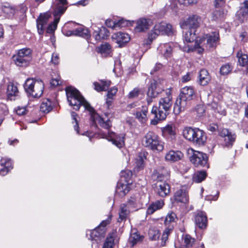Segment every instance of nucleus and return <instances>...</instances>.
<instances>
[{"label":"nucleus","instance_id":"obj_48","mask_svg":"<svg viewBox=\"0 0 248 248\" xmlns=\"http://www.w3.org/2000/svg\"><path fill=\"white\" fill-rule=\"evenodd\" d=\"M142 239V236L140 235L138 232H134L131 234L129 237V242L133 247L136 243L141 241Z\"/></svg>","mask_w":248,"mask_h":248},{"label":"nucleus","instance_id":"obj_34","mask_svg":"<svg viewBox=\"0 0 248 248\" xmlns=\"http://www.w3.org/2000/svg\"><path fill=\"white\" fill-rule=\"evenodd\" d=\"M74 34L75 36H78L85 38L90 36V32L87 28L81 26L74 30Z\"/></svg>","mask_w":248,"mask_h":248},{"label":"nucleus","instance_id":"obj_56","mask_svg":"<svg viewBox=\"0 0 248 248\" xmlns=\"http://www.w3.org/2000/svg\"><path fill=\"white\" fill-rule=\"evenodd\" d=\"M8 113L6 105L4 103H0V116L3 118L4 116Z\"/></svg>","mask_w":248,"mask_h":248},{"label":"nucleus","instance_id":"obj_29","mask_svg":"<svg viewBox=\"0 0 248 248\" xmlns=\"http://www.w3.org/2000/svg\"><path fill=\"white\" fill-rule=\"evenodd\" d=\"M117 234L112 232L108 234L104 243L102 248H113L115 242H117Z\"/></svg>","mask_w":248,"mask_h":248},{"label":"nucleus","instance_id":"obj_19","mask_svg":"<svg viewBox=\"0 0 248 248\" xmlns=\"http://www.w3.org/2000/svg\"><path fill=\"white\" fill-rule=\"evenodd\" d=\"M194 141L193 144L197 146L204 145L206 140L207 137L205 132L198 128H196V134L195 135Z\"/></svg>","mask_w":248,"mask_h":248},{"label":"nucleus","instance_id":"obj_45","mask_svg":"<svg viewBox=\"0 0 248 248\" xmlns=\"http://www.w3.org/2000/svg\"><path fill=\"white\" fill-rule=\"evenodd\" d=\"M52 109L51 102L49 99H46L41 104L40 110L44 113H48Z\"/></svg>","mask_w":248,"mask_h":248},{"label":"nucleus","instance_id":"obj_17","mask_svg":"<svg viewBox=\"0 0 248 248\" xmlns=\"http://www.w3.org/2000/svg\"><path fill=\"white\" fill-rule=\"evenodd\" d=\"M219 135L224 138V145L227 147L232 146L235 140L236 135L227 129H222L219 131Z\"/></svg>","mask_w":248,"mask_h":248},{"label":"nucleus","instance_id":"obj_42","mask_svg":"<svg viewBox=\"0 0 248 248\" xmlns=\"http://www.w3.org/2000/svg\"><path fill=\"white\" fill-rule=\"evenodd\" d=\"M1 9L3 13L7 17L13 16L16 11V8L8 3L2 5Z\"/></svg>","mask_w":248,"mask_h":248},{"label":"nucleus","instance_id":"obj_58","mask_svg":"<svg viewBox=\"0 0 248 248\" xmlns=\"http://www.w3.org/2000/svg\"><path fill=\"white\" fill-rule=\"evenodd\" d=\"M223 12L220 10H217L213 13V18L214 20L221 18L223 16Z\"/></svg>","mask_w":248,"mask_h":248},{"label":"nucleus","instance_id":"obj_10","mask_svg":"<svg viewBox=\"0 0 248 248\" xmlns=\"http://www.w3.org/2000/svg\"><path fill=\"white\" fill-rule=\"evenodd\" d=\"M172 32V26L166 22H161L155 24L153 30L149 33L148 39L152 42L159 34L169 35Z\"/></svg>","mask_w":248,"mask_h":248},{"label":"nucleus","instance_id":"obj_49","mask_svg":"<svg viewBox=\"0 0 248 248\" xmlns=\"http://www.w3.org/2000/svg\"><path fill=\"white\" fill-rule=\"evenodd\" d=\"M149 239L153 241H155L158 239L160 233L159 231L155 228L150 229L148 232Z\"/></svg>","mask_w":248,"mask_h":248},{"label":"nucleus","instance_id":"obj_9","mask_svg":"<svg viewBox=\"0 0 248 248\" xmlns=\"http://www.w3.org/2000/svg\"><path fill=\"white\" fill-rule=\"evenodd\" d=\"M19 91L17 86L12 82L5 86L0 85V98H7L9 100H15L18 96Z\"/></svg>","mask_w":248,"mask_h":248},{"label":"nucleus","instance_id":"obj_5","mask_svg":"<svg viewBox=\"0 0 248 248\" xmlns=\"http://www.w3.org/2000/svg\"><path fill=\"white\" fill-rule=\"evenodd\" d=\"M219 40V33L218 32H212L210 34H206L205 37L199 40V43H198V40L195 42V45L193 47L187 46L188 49L186 50L187 52L191 51H197L199 53H202L203 51L202 46H201L203 43V45L207 47L215 48Z\"/></svg>","mask_w":248,"mask_h":248},{"label":"nucleus","instance_id":"obj_53","mask_svg":"<svg viewBox=\"0 0 248 248\" xmlns=\"http://www.w3.org/2000/svg\"><path fill=\"white\" fill-rule=\"evenodd\" d=\"M163 132L169 135L171 139H173L175 135L174 128L171 125H168L164 128Z\"/></svg>","mask_w":248,"mask_h":248},{"label":"nucleus","instance_id":"obj_47","mask_svg":"<svg viewBox=\"0 0 248 248\" xmlns=\"http://www.w3.org/2000/svg\"><path fill=\"white\" fill-rule=\"evenodd\" d=\"M139 202V201L137 198L135 196L131 197L126 205L131 210H136V208L138 207Z\"/></svg>","mask_w":248,"mask_h":248},{"label":"nucleus","instance_id":"obj_38","mask_svg":"<svg viewBox=\"0 0 248 248\" xmlns=\"http://www.w3.org/2000/svg\"><path fill=\"white\" fill-rule=\"evenodd\" d=\"M196 30H194L193 29H189V30L186 31L184 36V42H186L187 43L193 42V41H196L197 38V35L196 33Z\"/></svg>","mask_w":248,"mask_h":248},{"label":"nucleus","instance_id":"obj_39","mask_svg":"<svg viewBox=\"0 0 248 248\" xmlns=\"http://www.w3.org/2000/svg\"><path fill=\"white\" fill-rule=\"evenodd\" d=\"M237 57L238 59L239 64L248 69V56L247 54H243L242 51H239L237 53Z\"/></svg>","mask_w":248,"mask_h":248},{"label":"nucleus","instance_id":"obj_37","mask_svg":"<svg viewBox=\"0 0 248 248\" xmlns=\"http://www.w3.org/2000/svg\"><path fill=\"white\" fill-rule=\"evenodd\" d=\"M172 45L173 44H162L159 46L158 49L165 57H170L172 52Z\"/></svg>","mask_w":248,"mask_h":248},{"label":"nucleus","instance_id":"obj_11","mask_svg":"<svg viewBox=\"0 0 248 248\" xmlns=\"http://www.w3.org/2000/svg\"><path fill=\"white\" fill-rule=\"evenodd\" d=\"M163 177V175L158 174L157 176L158 182L155 185V191L156 193L161 197L167 196L170 192V186L169 185L166 183L161 182Z\"/></svg>","mask_w":248,"mask_h":248},{"label":"nucleus","instance_id":"obj_62","mask_svg":"<svg viewBox=\"0 0 248 248\" xmlns=\"http://www.w3.org/2000/svg\"><path fill=\"white\" fill-rule=\"evenodd\" d=\"M51 62L54 64H57L59 62V57L57 53H53L51 57Z\"/></svg>","mask_w":248,"mask_h":248},{"label":"nucleus","instance_id":"obj_27","mask_svg":"<svg viewBox=\"0 0 248 248\" xmlns=\"http://www.w3.org/2000/svg\"><path fill=\"white\" fill-rule=\"evenodd\" d=\"M210 106L215 112L222 115L226 114V106L224 102L213 101L211 103Z\"/></svg>","mask_w":248,"mask_h":248},{"label":"nucleus","instance_id":"obj_43","mask_svg":"<svg viewBox=\"0 0 248 248\" xmlns=\"http://www.w3.org/2000/svg\"><path fill=\"white\" fill-rule=\"evenodd\" d=\"M132 176V172L131 171L128 170H122L120 173L121 179L120 181L130 184V181Z\"/></svg>","mask_w":248,"mask_h":248},{"label":"nucleus","instance_id":"obj_46","mask_svg":"<svg viewBox=\"0 0 248 248\" xmlns=\"http://www.w3.org/2000/svg\"><path fill=\"white\" fill-rule=\"evenodd\" d=\"M207 174L205 171H199L196 172L193 177V181L199 183L204 180L206 177Z\"/></svg>","mask_w":248,"mask_h":248},{"label":"nucleus","instance_id":"obj_30","mask_svg":"<svg viewBox=\"0 0 248 248\" xmlns=\"http://www.w3.org/2000/svg\"><path fill=\"white\" fill-rule=\"evenodd\" d=\"M196 134V128L191 127H186L183 131L184 137L187 140L192 142L193 143L194 141L195 135Z\"/></svg>","mask_w":248,"mask_h":248},{"label":"nucleus","instance_id":"obj_26","mask_svg":"<svg viewBox=\"0 0 248 248\" xmlns=\"http://www.w3.org/2000/svg\"><path fill=\"white\" fill-rule=\"evenodd\" d=\"M164 205V200H159L152 202L147 208L146 214L152 215L157 210L161 209Z\"/></svg>","mask_w":248,"mask_h":248},{"label":"nucleus","instance_id":"obj_8","mask_svg":"<svg viewBox=\"0 0 248 248\" xmlns=\"http://www.w3.org/2000/svg\"><path fill=\"white\" fill-rule=\"evenodd\" d=\"M24 88L29 95L39 98L43 94L44 84L41 80L28 78L24 83Z\"/></svg>","mask_w":248,"mask_h":248},{"label":"nucleus","instance_id":"obj_41","mask_svg":"<svg viewBox=\"0 0 248 248\" xmlns=\"http://www.w3.org/2000/svg\"><path fill=\"white\" fill-rule=\"evenodd\" d=\"M96 50L103 56L106 57L111 52V46L109 44L106 43L97 47Z\"/></svg>","mask_w":248,"mask_h":248},{"label":"nucleus","instance_id":"obj_55","mask_svg":"<svg viewBox=\"0 0 248 248\" xmlns=\"http://www.w3.org/2000/svg\"><path fill=\"white\" fill-rule=\"evenodd\" d=\"M173 4V6L176 5V1H177L180 4L188 5L196 2V0H170Z\"/></svg>","mask_w":248,"mask_h":248},{"label":"nucleus","instance_id":"obj_32","mask_svg":"<svg viewBox=\"0 0 248 248\" xmlns=\"http://www.w3.org/2000/svg\"><path fill=\"white\" fill-rule=\"evenodd\" d=\"M111 82L109 80H99V82H94L93 85L94 89L97 92H101L107 90L110 85Z\"/></svg>","mask_w":248,"mask_h":248},{"label":"nucleus","instance_id":"obj_59","mask_svg":"<svg viewBox=\"0 0 248 248\" xmlns=\"http://www.w3.org/2000/svg\"><path fill=\"white\" fill-rule=\"evenodd\" d=\"M117 91V88L115 87L111 88L108 92L107 97L109 99H112L113 96L116 93Z\"/></svg>","mask_w":248,"mask_h":248},{"label":"nucleus","instance_id":"obj_61","mask_svg":"<svg viewBox=\"0 0 248 248\" xmlns=\"http://www.w3.org/2000/svg\"><path fill=\"white\" fill-rule=\"evenodd\" d=\"M192 74L191 73H187V74L182 77L181 81L183 83L187 82L191 79Z\"/></svg>","mask_w":248,"mask_h":248},{"label":"nucleus","instance_id":"obj_31","mask_svg":"<svg viewBox=\"0 0 248 248\" xmlns=\"http://www.w3.org/2000/svg\"><path fill=\"white\" fill-rule=\"evenodd\" d=\"M148 108L146 107H142L141 109H139L134 113L136 118L141 123H144L147 120V114Z\"/></svg>","mask_w":248,"mask_h":248},{"label":"nucleus","instance_id":"obj_6","mask_svg":"<svg viewBox=\"0 0 248 248\" xmlns=\"http://www.w3.org/2000/svg\"><path fill=\"white\" fill-rule=\"evenodd\" d=\"M53 5V15L54 19L53 22L49 25L46 30V32L50 34L53 33L57 29V24L61 16L64 13L68 7V2L67 0H54Z\"/></svg>","mask_w":248,"mask_h":248},{"label":"nucleus","instance_id":"obj_52","mask_svg":"<svg viewBox=\"0 0 248 248\" xmlns=\"http://www.w3.org/2000/svg\"><path fill=\"white\" fill-rule=\"evenodd\" d=\"M176 218V215L175 213L172 212L170 213H169L165 218L164 223L166 226L169 225H171L170 224L172 222H174L175 219Z\"/></svg>","mask_w":248,"mask_h":248},{"label":"nucleus","instance_id":"obj_15","mask_svg":"<svg viewBox=\"0 0 248 248\" xmlns=\"http://www.w3.org/2000/svg\"><path fill=\"white\" fill-rule=\"evenodd\" d=\"M201 21V19L199 16L194 15L189 17L181 26L183 29L188 28L196 30L199 27Z\"/></svg>","mask_w":248,"mask_h":248},{"label":"nucleus","instance_id":"obj_36","mask_svg":"<svg viewBox=\"0 0 248 248\" xmlns=\"http://www.w3.org/2000/svg\"><path fill=\"white\" fill-rule=\"evenodd\" d=\"M108 30L105 27H102L93 33V37L95 40L98 41L102 39H104L106 37L108 36Z\"/></svg>","mask_w":248,"mask_h":248},{"label":"nucleus","instance_id":"obj_13","mask_svg":"<svg viewBox=\"0 0 248 248\" xmlns=\"http://www.w3.org/2000/svg\"><path fill=\"white\" fill-rule=\"evenodd\" d=\"M180 248H204L203 244L198 247L195 240L189 234H183L180 241Z\"/></svg>","mask_w":248,"mask_h":248},{"label":"nucleus","instance_id":"obj_12","mask_svg":"<svg viewBox=\"0 0 248 248\" xmlns=\"http://www.w3.org/2000/svg\"><path fill=\"white\" fill-rule=\"evenodd\" d=\"M208 159L206 154L199 151H195L190 157L191 162L196 167L208 168Z\"/></svg>","mask_w":248,"mask_h":248},{"label":"nucleus","instance_id":"obj_33","mask_svg":"<svg viewBox=\"0 0 248 248\" xmlns=\"http://www.w3.org/2000/svg\"><path fill=\"white\" fill-rule=\"evenodd\" d=\"M131 211V210L128 208L125 204H121L119 210V217L118 219V222H121L126 219Z\"/></svg>","mask_w":248,"mask_h":248},{"label":"nucleus","instance_id":"obj_60","mask_svg":"<svg viewBox=\"0 0 248 248\" xmlns=\"http://www.w3.org/2000/svg\"><path fill=\"white\" fill-rule=\"evenodd\" d=\"M16 112L18 115H23L26 113L27 110L25 107H18L16 110Z\"/></svg>","mask_w":248,"mask_h":248},{"label":"nucleus","instance_id":"obj_20","mask_svg":"<svg viewBox=\"0 0 248 248\" xmlns=\"http://www.w3.org/2000/svg\"><path fill=\"white\" fill-rule=\"evenodd\" d=\"M112 39L115 40L117 44L121 47H123L125 44L128 43L130 38L127 33L122 32H118L112 35Z\"/></svg>","mask_w":248,"mask_h":248},{"label":"nucleus","instance_id":"obj_24","mask_svg":"<svg viewBox=\"0 0 248 248\" xmlns=\"http://www.w3.org/2000/svg\"><path fill=\"white\" fill-rule=\"evenodd\" d=\"M183 157V153L179 151L170 150L165 155V160L167 161L174 162L181 160Z\"/></svg>","mask_w":248,"mask_h":248},{"label":"nucleus","instance_id":"obj_18","mask_svg":"<svg viewBox=\"0 0 248 248\" xmlns=\"http://www.w3.org/2000/svg\"><path fill=\"white\" fill-rule=\"evenodd\" d=\"M50 17L49 13H46L41 14L36 20L37 28L39 34H42L45 29L44 26L47 24L48 20Z\"/></svg>","mask_w":248,"mask_h":248},{"label":"nucleus","instance_id":"obj_23","mask_svg":"<svg viewBox=\"0 0 248 248\" xmlns=\"http://www.w3.org/2000/svg\"><path fill=\"white\" fill-rule=\"evenodd\" d=\"M0 166L1 167L0 169V175L2 176L6 175L13 168L11 160L7 158H1L0 160Z\"/></svg>","mask_w":248,"mask_h":248},{"label":"nucleus","instance_id":"obj_40","mask_svg":"<svg viewBox=\"0 0 248 248\" xmlns=\"http://www.w3.org/2000/svg\"><path fill=\"white\" fill-rule=\"evenodd\" d=\"M13 60L15 63L18 66H27L29 65L31 59L23 58L14 55L13 56Z\"/></svg>","mask_w":248,"mask_h":248},{"label":"nucleus","instance_id":"obj_1","mask_svg":"<svg viewBox=\"0 0 248 248\" xmlns=\"http://www.w3.org/2000/svg\"><path fill=\"white\" fill-rule=\"evenodd\" d=\"M65 92L69 104L73 107V109L78 110L81 106H84L85 109L90 113L92 125L95 126L99 125L102 128L107 130V132L102 133L103 138L112 141V143L119 148H122L124 145L123 135H117L115 133L109 130L112 124L107 113H105V117H102L96 113L90 104L86 101L80 92L76 88L67 87L65 89Z\"/></svg>","mask_w":248,"mask_h":248},{"label":"nucleus","instance_id":"obj_54","mask_svg":"<svg viewBox=\"0 0 248 248\" xmlns=\"http://www.w3.org/2000/svg\"><path fill=\"white\" fill-rule=\"evenodd\" d=\"M71 117H72V121H73L72 123H75V124L74 125V129L78 134H80V133H79V131L78 130L79 127L78 125V120H77L78 115L76 112H75L74 111L71 112Z\"/></svg>","mask_w":248,"mask_h":248},{"label":"nucleus","instance_id":"obj_14","mask_svg":"<svg viewBox=\"0 0 248 248\" xmlns=\"http://www.w3.org/2000/svg\"><path fill=\"white\" fill-rule=\"evenodd\" d=\"M236 19L240 22H243L248 18V0L242 3L236 13Z\"/></svg>","mask_w":248,"mask_h":248},{"label":"nucleus","instance_id":"obj_51","mask_svg":"<svg viewBox=\"0 0 248 248\" xmlns=\"http://www.w3.org/2000/svg\"><path fill=\"white\" fill-rule=\"evenodd\" d=\"M232 70L231 65L226 63L223 65L220 68V73L221 75L225 76L230 74Z\"/></svg>","mask_w":248,"mask_h":248},{"label":"nucleus","instance_id":"obj_57","mask_svg":"<svg viewBox=\"0 0 248 248\" xmlns=\"http://www.w3.org/2000/svg\"><path fill=\"white\" fill-rule=\"evenodd\" d=\"M140 90L138 88H134L132 91H131L128 95V97L129 98H134L139 96L140 94Z\"/></svg>","mask_w":248,"mask_h":248},{"label":"nucleus","instance_id":"obj_16","mask_svg":"<svg viewBox=\"0 0 248 248\" xmlns=\"http://www.w3.org/2000/svg\"><path fill=\"white\" fill-rule=\"evenodd\" d=\"M174 201L177 202L186 204L188 202L187 191L185 186H182L174 194Z\"/></svg>","mask_w":248,"mask_h":248},{"label":"nucleus","instance_id":"obj_22","mask_svg":"<svg viewBox=\"0 0 248 248\" xmlns=\"http://www.w3.org/2000/svg\"><path fill=\"white\" fill-rule=\"evenodd\" d=\"M130 184L119 181L117 185L116 193L120 197L124 196L130 190Z\"/></svg>","mask_w":248,"mask_h":248},{"label":"nucleus","instance_id":"obj_25","mask_svg":"<svg viewBox=\"0 0 248 248\" xmlns=\"http://www.w3.org/2000/svg\"><path fill=\"white\" fill-rule=\"evenodd\" d=\"M156 82L155 81L151 83L147 93V97L146 98V100L148 105L153 102V98H155L157 96L158 92L156 90Z\"/></svg>","mask_w":248,"mask_h":248},{"label":"nucleus","instance_id":"obj_4","mask_svg":"<svg viewBox=\"0 0 248 248\" xmlns=\"http://www.w3.org/2000/svg\"><path fill=\"white\" fill-rule=\"evenodd\" d=\"M111 216L108 217L106 220H103L101 223L95 229L89 230L86 232V235H90L89 238L93 241L92 248H99V243L105 237L107 232V226L110 222Z\"/></svg>","mask_w":248,"mask_h":248},{"label":"nucleus","instance_id":"obj_7","mask_svg":"<svg viewBox=\"0 0 248 248\" xmlns=\"http://www.w3.org/2000/svg\"><path fill=\"white\" fill-rule=\"evenodd\" d=\"M142 144L144 147L154 151L161 152L164 147V143L153 131H149L144 135L142 140Z\"/></svg>","mask_w":248,"mask_h":248},{"label":"nucleus","instance_id":"obj_64","mask_svg":"<svg viewBox=\"0 0 248 248\" xmlns=\"http://www.w3.org/2000/svg\"><path fill=\"white\" fill-rule=\"evenodd\" d=\"M16 11L18 10L21 13L24 14L26 13L27 10V7L24 3H22L19 5L18 7L16 9Z\"/></svg>","mask_w":248,"mask_h":248},{"label":"nucleus","instance_id":"obj_28","mask_svg":"<svg viewBox=\"0 0 248 248\" xmlns=\"http://www.w3.org/2000/svg\"><path fill=\"white\" fill-rule=\"evenodd\" d=\"M150 20L141 18L137 20V25L135 28L137 32L145 31L149 29Z\"/></svg>","mask_w":248,"mask_h":248},{"label":"nucleus","instance_id":"obj_63","mask_svg":"<svg viewBox=\"0 0 248 248\" xmlns=\"http://www.w3.org/2000/svg\"><path fill=\"white\" fill-rule=\"evenodd\" d=\"M219 196V192H217V194L215 195H208L205 198V200L208 201H217Z\"/></svg>","mask_w":248,"mask_h":248},{"label":"nucleus","instance_id":"obj_50","mask_svg":"<svg viewBox=\"0 0 248 248\" xmlns=\"http://www.w3.org/2000/svg\"><path fill=\"white\" fill-rule=\"evenodd\" d=\"M107 26L111 28H115L117 27H123L125 25L124 22L122 20H119L115 23L110 19H107L105 22Z\"/></svg>","mask_w":248,"mask_h":248},{"label":"nucleus","instance_id":"obj_35","mask_svg":"<svg viewBox=\"0 0 248 248\" xmlns=\"http://www.w3.org/2000/svg\"><path fill=\"white\" fill-rule=\"evenodd\" d=\"M210 76L208 71L205 69H202L200 72L199 81L201 85H206L210 80Z\"/></svg>","mask_w":248,"mask_h":248},{"label":"nucleus","instance_id":"obj_3","mask_svg":"<svg viewBox=\"0 0 248 248\" xmlns=\"http://www.w3.org/2000/svg\"><path fill=\"white\" fill-rule=\"evenodd\" d=\"M195 92L191 86H186L181 89L179 97L176 99L173 108V112L178 115L184 111L189 102L194 99Z\"/></svg>","mask_w":248,"mask_h":248},{"label":"nucleus","instance_id":"obj_21","mask_svg":"<svg viewBox=\"0 0 248 248\" xmlns=\"http://www.w3.org/2000/svg\"><path fill=\"white\" fill-rule=\"evenodd\" d=\"M195 222L196 226L200 229L206 228L207 224V218L205 213L202 211L198 213L195 217Z\"/></svg>","mask_w":248,"mask_h":248},{"label":"nucleus","instance_id":"obj_2","mask_svg":"<svg viewBox=\"0 0 248 248\" xmlns=\"http://www.w3.org/2000/svg\"><path fill=\"white\" fill-rule=\"evenodd\" d=\"M172 95L169 89L165 91V95L161 97L159 101L158 107L154 106L151 113L154 115L155 119L151 121L152 124H156L159 120H164L170 113L172 105Z\"/></svg>","mask_w":248,"mask_h":248},{"label":"nucleus","instance_id":"obj_44","mask_svg":"<svg viewBox=\"0 0 248 248\" xmlns=\"http://www.w3.org/2000/svg\"><path fill=\"white\" fill-rule=\"evenodd\" d=\"M15 55L23 58L31 59V50L30 48H24L19 50Z\"/></svg>","mask_w":248,"mask_h":248}]
</instances>
